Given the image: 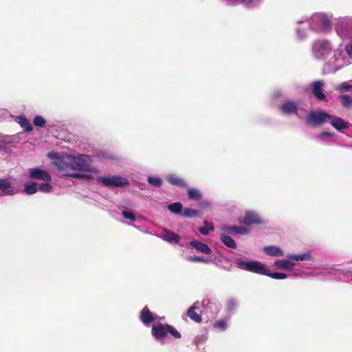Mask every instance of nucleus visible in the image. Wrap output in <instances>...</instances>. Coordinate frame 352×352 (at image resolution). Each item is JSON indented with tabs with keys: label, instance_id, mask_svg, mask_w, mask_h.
Here are the masks:
<instances>
[{
	"label": "nucleus",
	"instance_id": "1",
	"mask_svg": "<svg viewBox=\"0 0 352 352\" xmlns=\"http://www.w3.org/2000/svg\"><path fill=\"white\" fill-rule=\"evenodd\" d=\"M352 63V41L340 43L334 51L333 55L324 63L323 73L334 74Z\"/></svg>",
	"mask_w": 352,
	"mask_h": 352
},
{
	"label": "nucleus",
	"instance_id": "2",
	"mask_svg": "<svg viewBox=\"0 0 352 352\" xmlns=\"http://www.w3.org/2000/svg\"><path fill=\"white\" fill-rule=\"evenodd\" d=\"M233 263L241 270L260 275L267 276L274 279L282 280L288 277V275L285 273L270 272L267 267L258 261L247 260L244 257H236L234 258Z\"/></svg>",
	"mask_w": 352,
	"mask_h": 352
},
{
	"label": "nucleus",
	"instance_id": "3",
	"mask_svg": "<svg viewBox=\"0 0 352 352\" xmlns=\"http://www.w3.org/2000/svg\"><path fill=\"white\" fill-rule=\"evenodd\" d=\"M47 157L54 160L52 164L59 170L65 172L67 177L82 179H90L91 178V176L87 173L72 172L73 166L71 160L72 155H64L52 151L47 153Z\"/></svg>",
	"mask_w": 352,
	"mask_h": 352
},
{
	"label": "nucleus",
	"instance_id": "4",
	"mask_svg": "<svg viewBox=\"0 0 352 352\" xmlns=\"http://www.w3.org/2000/svg\"><path fill=\"white\" fill-rule=\"evenodd\" d=\"M333 19L331 13L315 12L311 15L309 30L317 34L328 32L332 28Z\"/></svg>",
	"mask_w": 352,
	"mask_h": 352
},
{
	"label": "nucleus",
	"instance_id": "5",
	"mask_svg": "<svg viewBox=\"0 0 352 352\" xmlns=\"http://www.w3.org/2000/svg\"><path fill=\"white\" fill-rule=\"evenodd\" d=\"M336 50L333 48V42L324 38L316 39L311 44L312 55L320 60H326L332 52L334 54Z\"/></svg>",
	"mask_w": 352,
	"mask_h": 352
},
{
	"label": "nucleus",
	"instance_id": "6",
	"mask_svg": "<svg viewBox=\"0 0 352 352\" xmlns=\"http://www.w3.org/2000/svg\"><path fill=\"white\" fill-rule=\"evenodd\" d=\"M334 28L338 36L346 43L352 41V16L336 19Z\"/></svg>",
	"mask_w": 352,
	"mask_h": 352
},
{
	"label": "nucleus",
	"instance_id": "7",
	"mask_svg": "<svg viewBox=\"0 0 352 352\" xmlns=\"http://www.w3.org/2000/svg\"><path fill=\"white\" fill-rule=\"evenodd\" d=\"M72 172H88L93 174H97L99 170L91 166L93 158L91 155L86 154H79L72 155Z\"/></svg>",
	"mask_w": 352,
	"mask_h": 352
},
{
	"label": "nucleus",
	"instance_id": "8",
	"mask_svg": "<svg viewBox=\"0 0 352 352\" xmlns=\"http://www.w3.org/2000/svg\"><path fill=\"white\" fill-rule=\"evenodd\" d=\"M168 333L176 339L181 338L180 333L172 325L159 322L158 324H153L152 327L151 335L157 340L161 341L164 340Z\"/></svg>",
	"mask_w": 352,
	"mask_h": 352
},
{
	"label": "nucleus",
	"instance_id": "9",
	"mask_svg": "<svg viewBox=\"0 0 352 352\" xmlns=\"http://www.w3.org/2000/svg\"><path fill=\"white\" fill-rule=\"evenodd\" d=\"M98 183L108 188L124 187L129 185V180L120 175L98 176L96 177Z\"/></svg>",
	"mask_w": 352,
	"mask_h": 352
},
{
	"label": "nucleus",
	"instance_id": "10",
	"mask_svg": "<svg viewBox=\"0 0 352 352\" xmlns=\"http://www.w3.org/2000/svg\"><path fill=\"white\" fill-rule=\"evenodd\" d=\"M298 101L285 100L281 102L278 108L279 111L283 115L290 116L295 114L300 118L298 113Z\"/></svg>",
	"mask_w": 352,
	"mask_h": 352
},
{
	"label": "nucleus",
	"instance_id": "11",
	"mask_svg": "<svg viewBox=\"0 0 352 352\" xmlns=\"http://www.w3.org/2000/svg\"><path fill=\"white\" fill-rule=\"evenodd\" d=\"M331 118V115L322 111H311L307 117V121L314 125H321Z\"/></svg>",
	"mask_w": 352,
	"mask_h": 352
},
{
	"label": "nucleus",
	"instance_id": "12",
	"mask_svg": "<svg viewBox=\"0 0 352 352\" xmlns=\"http://www.w3.org/2000/svg\"><path fill=\"white\" fill-rule=\"evenodd\" d=\"M139 318L142 324L147 327H150L153 322L162 320V318L151 311L147 306L142 308Z\"/></svg>",
	"mask_w": 352,
	"mask_h": 352
},
{
	"label": "nucleus",
	"instance_id": "13",
	"mask_svg": "<svg viewBox=\"0 0 352 352\" xmlns=\"http://www.w3.org/2000/svg\"><path fill=\"white\" fill-rule=\"evenodd\" d=\"M243 223L245 225L250 226L253 224L262 225L265 223L264 219L259 214L253 210H247L245 212Z\"/></svg>",
	"mask_w": 352,
	"mask_h": 352
},
{
	"label": "nucleus",
	"instance_id": "14",
	"mask_svg": "<svg viewBox=\"0 0 352 352\" xmlns=\"http://www.w3.org/2000/svg\"><path fill=\"white\" fill-rule=\"evenodd\" d=\"M324 85L325 82L324 80H316L309 85V89L311 91V93L318 100H324L326 98V96L323 92V87Z\"/></svg>",
	"mask_w": 352,
	"mask_h": 352
},
{
	"label": "nucleus",
	"instance_id": "15",
	"mask_svg": "<svg viewBox=\"0 0 352 352\" xmlns=\"http://www.w3.org/2000/svg\"><path fill=\"white\" fill-rule=\"evenodd\" d=\"M29 177L32 179H40L50 182L52 179L50 175L41 168H32L28 169Z\"/></svg>",
	"mask_w": 352,
	"mask_h": 352
},
{
	"label": "nucleus",
	"instance_id": "16",
	"mask_svg": "<svg viewBox=\"0 0 352 352\" xmlns=\"http://www.w3.org/2000/svg\"><path fill=\"white\" fill-rule=\"evenodd\" d=\"M158 237L170 243L179 244L181 241V237L179 235L167 228H164Z\"/></svg>",
	"mask_w": 352,
	"mask_h": 352
},
{
	"label": "nucleus",
	"instance_id": "17",
	"mask_svg": "<svg viewBox=\"0 0 352 352\" xmlns=\"http://www.w3.org/2000/svg\"><path fill=\"white\" fill-rule=\"evenodd\" d=\"M165 179L170 184L179 187V188H187L188 184L181 177L175 175V174H167L165 176Z\"/></svg>",
	"mask_w": 352,
	"mask_h": 352
},
{
	"label": "nucleus",
	"instance_id": "18",
	"mask_svg": "<svg viewBox=\"0 0 352 352\" xmlns=\"http://www.w3.org/2000/svg\"><path fill=\"white\" fill-rule=\"evenodd\" d=\"M329 120L331 125L339 131H341L342 129H349L350 126L349 122L344 121L340 117L331 116V118H329Z\"/></svg>",
	"mask_w": 352,
	"mask_h": 352
},
{
	"label": "nucleus",
	"instance_id": "19",
	"mask_svg": "<svg viewBox=\"0 0 352 352\" xmlns=\"http://www.w3.org/2000/svg\"><path fill=\"white\" fill-rule=\"evenodd\" d=\"M232 2L231 6L241 5L247 9H254L258 8L263 1L261 0H232Z\"/></svg>",
	"mask_w": 352,
	"mask_h": 352
},
{
	"label": "nucleus",
	"instance_id": "20",
	"mask_svg": "<svg viewBox=\"0 0 352 352\" xmlns=\"http://www.w3.org/2000/svg\"><path fill=\"white\" fill-rule=\"evenodd\" d=\"M286 256L292 260V261H309L313 259L311 252L309 251L300 252L299 254H288Z\"/></svg>",
	"mask_w": 352,
	"mask_h": 352
},
{
	"label": "nucleus",
	"instance_id": "21",
	"mask_svg": "<svg viewBox=\"0 0 352 352\" xmlns=\"http://www.w3.org/2000/svg\"><path fill=\"white\" fill-rule=\"evenodd\" d=\"M274 265L280 270H292L294 267V263L287 257V258L276 260Z\"/></svg>",
	"mask_w": 352,
	"mask_h": 352
},
{
	"label": "nucleus",
	"instance_id": "22",
	"mask_svg": "<svg viewBox=\"0 0 352 352\" xmlns=\"http://www.w3.org/2000/svg\"><path fill=\"white\" fill-rule=\"evenodd\" d=\"M0 192L1 196L12 195L14 190L12 188L11 182L8 179L0 178Z\"/></svg>",
	"mask_w": 352,
	"mask_h": 352
},
{
	"label": "nucleus",
	"instance_id": "23",
	"mask_svg": "<svg viewBox=\"0 0 352 352\" xmlns=\"http://www.w3.org/2000/svg\"><path fill=\"white\" fill-rule=\"evenodd\" d=\"M199 301H196L187 311V316L196 322L201 321V316L195 311L196 309H199Z\"/></svg>",
	"mask_w": 352,
	"mask_h": 352
},
{
	"label": "nucleus",
	"instance_id": "24",
	"mask_svg": "<svg viewBox=\"0 0 352 352\" xmlns=\"http://www.w3.org/2000/svg\"><path fill=\"white\" fill-rule=\"evenodd\" d=\"M309 28L303 25H296L295 28V34L296 39L299 41H305L309 37Z\"/></svg>",
	"mask_w": 352,
	"mask_h": 352
},
{
	"label": "nucleus",
	"instance_id": "25",
	"mask_svg": "<svg viewBox=\"0 0 352 352\" xmlns=\"http://www.w3.org/2000/svg\"><path fill=\"white\" fill-rule=\"evenodd\" d=\"M190 245L201 253L210 254L212 252L211 248L207 244L202 242L192 240L190 241Z\"/></svg>",
	"mask_w": 352,
	"mask_h": 352
},
{
	"label": "nucleus",
	"instance_id": "26",
	"mask_svg": "<svg viewBox=\"0 0 352 352\" xmlns=\"http://www.w3.org/2000/svg\"><path fill=\"white\" fill-rule=\"evenodd\" d=\"M263 252L271 256H283L284 251L276 245H268L263 248Z\"/></svg>",
	"mask_w": 352,
	"mask_h": 352
},
{
	"label": "nucleus",
	"instance_id": "27",
	"mask_svg": "<svg viewBox=\"0 0 352 352\" xmlns=\"http://www.w3.org/2000/svg\"><path fill=\"white\" fill-rule=\"evenodd\" d=\"M223 230L227 233H235V234H241L243 235L248 234L249 233V230L243 226H226Z\"/></svg>",
	"mask_w": 352,
	"mask_h": 352
},
{
	"label": "nucleus",
	"instance_id": "28",
	"mask_svg": "<svg viewBox=\"0 0 352 352\" xmlns=\"http://www.w3.org/2000/svg\"><path fill=\"white\" fill-rule=\"evenodd\" d=\"M221 241L228 248L235 249L236 248V243L235 241L229 235L225 233L220 234Z\"/></svg>",
	"mask_w": 352,
	"mask_h": 352
},
{
	"label": "nucleus",
	"instance_id": "29",
	"mask_svg": "<svg viewBox=\"0 0 352 352\" xmlns=\"http://www.w3.org/2000/svg\"><path fill=\"white\" fill-rule=\"evenodd\" d=\"M182 216L188 218L201 217L202 212L199 210L184 208L182 212Z\"/></svg>",
	"mask_w": 352,
	"mask_h": 352
},
{
	"label": "nucleus",
	"instance_id": "30",
	"mask_svg": "<svg viewBox=\"0 0 352 352\" xmlns=\"http://www.w3.org/2000/svg\"><path fill=\"white\" fill-rule=\"evenodd\" d=\"M188 198L190 200H199L202 197L201 191L196 188L187 187Z\"/></svg>",
	"mask_w": 352,
	"mask_h": 352
},
{
	"label": "nucleus",
	"instance_id": "31",
	"mask_svg": "<svg viewBox=\"0 0 352 352\" xmlns=\"http://www.w3.org/2000/svg\"><path fill=\"white\" fill-rule=\"evenodd\" d=\"M341 105L346 109H352V96L348 94H341L338 96Z\"/></svg>",
	"mask_w": 352,
	"mask_h": 352
},
{
	"label": "nucleus",
	"instance_id": "32",
	"mask_svg": "<svg viewBox=\"0 0 352 352\" xmlns=\"http://www.w3.org/2000/svg\"><path fill=\"white\" fill-rule=\"evenodd\" d=\"M38 191V184L34 182H26L24 184V192L28 195H33Z\"/></svg>",
	"mask_w": 352,
	"mask_h": 352
},
{
	"label": "nucleus",
	"instance_id": "33",
	"mask_svg": "<svg viewBox=\"0 0 352 352\" xmlns=\"http://www.w3.org/2000/svg\"><path fill=\"white\" fill-rule=\"evenodd\" d=\"M168 209L173 213L175 214H179L182 216L183 212V206L180 202H175L170 204L168 206Z\"/></svg>",
	"mask_w": 352,
	"mask_h": 352
},
{
	"label": "nucleus",
	"instance_id": "34",
	"mask_svg": "<svg viewBox=\"0 0 352 352\" xmlns=\"http://www.w3.org/2000/svg\"><path fill=\"white\" fill-rule=\"evenodd\" d=\"M214 229V226L212 223L204 221V226L199 228V232L203 235H208L210 231H213Z\"/></svg>",
	"mask_w": 352,
	"mask_h": 352
},
{
	"label": "nucleus",
	"instance_id": "35",
	"mask_svg": "<svg viewBox=\"0 0 352 352\" xmlns=\"http://www.w3.org/2000/svg\"><path fill=\"white\" fill-rule=\"evenodd\" d=\"M18 123L25 131H31L33 129L32 124L25 117L19 116Z\"/></svg>",
	"mask_w": 352,
	"mask_h": 352
},
{
	"label": "nucleus",
	"instance_id": "36",
	"mask_svg": "<svg viewBox=\"0 0 352 352\" xmlns=\"http://www.w3.org/2000/svg\"><path fill=\"white\" fill-rule=\"evenodd\" d=\"M333 136V133L327 131H323L316 136V140L323 144H330L332 141H327L326 140L327 138H332Z\"/></svg>",
	"mask_w": 352,
	"mask_h": 352
},
{
	"label": "nucleus",
	"instance_id": "37",
	"mask_svg": "<svg viewBox=\"0 0 352 352\" xmlns=\"http://www.w3.org/2000/svg\"><path fill=\"white\" fill-rule=\"evenodd\" d=\"M336 90L340 92L352 91V83L351 81L342 82L337 86Z\"/></svg>",
	"mask_w": 352,
	"mask_h": 352
},
{
	"label": "nucleus",
	"instance_id": "38",
	"mask_svg": "<svg viewBox=\"0 0 352 352\" xmlns=\"http://www.w3.org/2000/svg\"><path fill=\"white\" fill-rule=\"evenodd\" d=\"M213 327L221 331H224L228 329V321L224 319H221L214 322Z\"/></svg>",
	"mask_w": 352,
	"mask_h": 352
},
{
	"label": "nucleus",
	"instance_id": "39",
	"mask_svg": "<svg viewBox=\"0 0 352 352\" xmlns=\"http://www.w3.org/2000/svg\"><path fill=\"white\" fill-rule=\"evenodd\" d=\"M147 182L149 184L156 187H160L162 184V180L159 177L148 176Z\"/></svg>",
	"mask_w": 352,
	"mask_h": 352
},
{
	"label": "nucleus",
	"instance_id": "40",
	"mask_svg": "<svg viewBox=\"0 0 352 352\" xmlns=\"http://www.w3.org/2000/svg\"><path fill=\"white\" fill-rule=\"evenodd\" d=\"M311 15H304L300 16L296 19V25H302L303 23H307L309 25V28L310 27V19Z\"/></svg>",
	"mask_w": 352,
	"mask_h": 352
},
{
	"label": "nucleus",
	"instance_id": "41",
	"mask_svg": "<svg viewBox=\"0 0 352 352\" xmlns=\"http://www.w3.org/2000/svg\"><path fill=\"white\" fill-rule=\"evenodd\" d=\"M237 305V302L234 298L229 299L226 304V310L227 312L230 313L233 311Z\"/></svg>",
	"mask_w": 352,
	"mask_h": 352
},
{
	"label": "nucleus",
	"instance_id": "42",
	"mask_svg": "<svg viewBox=\"0 0 352 352\" xmlns=\"http://www.w3.org/2000/svg\"><path fill=\"white\" fill-rule=\"evenodd\" d=\"M38 188L39 191L47 193L52 191V186L49 182H45V183L38 184Z\"/></svg>",
	"mask_w": 352,
	"mask_h": 352
},
{
	"label": "nucleus",
	"instance_id": "43",
	"mask_svg": "<svg viewBox=\"0 0 352 352\" xmlns=\"http://www.w3.org/2000/svg\"><path fill=\"white\" fill-rule=\"evenodd\" d=\"M33 124L36 126L43 127L46 124V121L41 116H36L33 120Z\"/></svg>",
	"mask_w": 352,
	"mask_h": 352
},
{
	"label": "nucleus",
	"instance_id": "44",
	"mask_svg": "<svg viewBox=\"0 0 352 352\" xmlns=\"http://www.w3.org/2000/svg\"><path fill=\"white\" fill-rule=\"evenodd\" d=\"M188 261L190 262H195V263H208L209 260L207 258H205L203 256H189L188 257Z\"/></svg>",
	"mask_w": 352,
	"mask_h": 352
},
{
	"label": "nucleus",
	"instance_id": "45",
	"mask_svg": "<svg viewBox=\"0 0 352 352\" xmlns=\"http://www.w3.org/2000/svg\"><path fill=\"white\" fill-rule=\"evenodd\" d=\"M122 214L126 219H129V220H131L132 221H135L136 220L135 215L132 212H131V211L123 210L122 212Z\"/></svg>",
	"mask_w": 352,
	"mask_h": 352
},
{
	"label": "nucleus",
	"instance_id": "46",
	"mask_svg": "<svg viewBox=\"0 0 352 352\" xmlns=\"http://www.w3.org/2000/svg\"><path fill=\"white\" fill-rule=\"evenodd\" d=\"M325 270H328V272L331 274H333V272L335 271V274H341L344 273V270L341 268H335V267H329V268H324Z\"/></svg>",
	"mask_w": 352,
	"mask_h": 352
},
{
	"label": "nucleus",
	"instance_id": "47",
	"mask_svg": "<svg viewBox=\"0 0 352 352\" xmlns=\"http://www.w3.org/2000/svg\"><path fill=\"white\" fill-rule=\"evenodd\" d=\"M210 300L208 298H204L201 302H199V307L201 306L203 308L208 307L210 304Z\"/></svg>",
	"mask_w": 352,
	"mask_h": 352
},
{
	"label": "nucleus",
	"instance_id": "48",
	"mask_svg": "<svg viewBox=\"0 0 352 352\" xmlns=\"http://www.w3.org/2000/svg\"><path fill=\"white\" fill-rule=\"evenodd\" d=\"M202 207L208 208L211 206V203L208 201H204L201 204Z\"/></svg>",
	"mask_w": 352,
	"mask_h": 352
},
{
	"label": "nucleus",
	"instance_id": "49",
	"mask_svg": "<svg viewBox=\"0 0 352 352\" xmlns=\"http://www.w3.org/2000/svg\"><path fill=\"white\" fill-rule=\"evenodd\" d=\"M232 0H225V2L226 3L227 5L228 6H232Z\"/></svg>",
	"mask_w": 352,
	"mask_h": 352
},
{
	"label": "nucleus",
	"instance_id": "50",
	"mask_svg": "<svg viewBox=\"0 0 352 352\" xmlns=\"http://www.w3.org/2000/svg\"><path fill=\"white\" fill-rule=\"evenodd\" d=\"M5 149H6L5 146H2L1 145H0V151H4Z\"/></svg>",
	"mask_w": 352,
	"mask_h": 352
},
{
	"label": "nucleus",
	"instance_id": "51",
	"mask_svg": "<svg viewBox=\"0 0 352 352\" xmlns=\"http://www.w3.org/2000/svg\"><path fill=\"white\" fill-rule=\"evenodd\" d=\"M344 147H347V148H349V147H351V148H352V146H349V145H346H346H344Z\"/></svg>",
	"mask_w": 352,
	"mask_h": 352
},
{
	"label": "nucleus",
	"instance_id": "52",
	"mask_svg": "<svg viewBox=\"0 0 352 352\" xmlns=\"http://www.w3.org/2000/svg\"><path fill=\"white\" fill-rule=\"evenodd\" d=\"M261 1H263V0H261Z\"/></svg>",
	"mask_w": 352,
	"mask_h": 352
}]
</instances>
